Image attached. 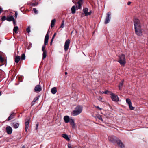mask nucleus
Returning a JSON list of instances; mask_svg holds the SVG:
<instances>
[{
    "instance_id": "1",
    "label": "nucleus",
    "mask_w": 148,
    "mask_h": 148,
    "mask_svg": "<svg viewBox=\"0 0 148 148\" xmlns=\"http://www.w3.org/2000/svg\"><path fill=\"white\" fill-rule=\"evenodd\" d=\"M109 140L113 143L117 142V144L121 148H124L125 146L123 143L119 140H118L117 138L114 136H112L108 137Z\"/></svg>"
},
{
    "instance_id": "2",
    "label": "nucleus",
    "mask_w": 148,
    "mask_h": 148,
    "mask_svg": "<svg viewBox=\"0 0 148 148\" xmlns=\"http://www.w3.org/2000/svg\"><path fill=\"white\" fill-rule=\"evenodd\" d=\"M82 107L80 105H78L76 107L75 110H73L71 113L72 115L73 116H76L79 115L82 112Z\"/></svg>"
},
{
    "instance_id": "3",
    "label": "nucleus",
    "mask_w": 148,
    "mask_h": 148,
    "mask_svg": "<svg viewBox=\"0 0 148 148\" xmlns=\"http://www.w3.org/2000/svg\"><path fill=\"white\" fill-rule=\"evenodd\" d=\"M119 60L118 62L122 66H124L125 64V55L122 54L119 56Z\"/></svg>"
},
{
    "instance_id": "4",
    "label": "nucleus",
    "mask_w": 148,
    "mask_h": 148,
    "mask_svg": "<svg viewBox=\"0 0 148 148\" xmlns=\"http://www.w3.org/2000/svg\"><path fill=\"white\" fill-rule=\"evenodd\" d=\"M134 28L136 27L139 28L142 27L140 21L137 18H134Z\"/></svg>"
},
{
    "instance_id": "5",
    "label": "nucleus",
    "mask_w": 148,
    "mask_h": 148,
    "mask_svg": "<svg viewBox=\"0 0 148 148\" xmlns=\"http://www.w3.org/2000/svg\"><path fill=\"white\" fill-rule=\"evenodd\" d=\"M136 34L138 36H141L142 35L143 29L142 27L134 28Z\"/></svg>"
},
{
    "instance_id": "6",
    "label": "nucleus",
    "mask_w": 148,
    "mask_h": 148,
    "mask_svg": "<svg viewBox=\"0 0 148 148\" xmlns=\"http://www.w3.org/2000/svg\"><path fill=\"white\" fill-rule=\"evenodd\" d=\"M110 95H111V97L113 101H119V97L116 95L112 92H111Z\"/></svg>"
},
{
    "instance_id": "7",
    "label": "nucleus",
    "mask_w": 148,
    "mask_h": 148,
    "mask_svg": "<svg viewBox=\"0 0 148 148\" xmlns=\"http://www.w3.org/2000/svg\"><path fill=\"white\" fill-rule=\"evenodd\" d=\"M111 13L110 12H109L107 14V16L104 22L105 24H107L110 22L111 18Z\"/></svg>"
},
{
    "instance_id": "8",
    "label": "nucleus",
    "mask_w": 148,
    "mask_h": 148,
    "mask_svg": "<svg viewBox=\"0 0 148 148\" xmlns=\"http://www.w3.org/2000/svg\"><path fill=\"white\" fill-rule=\"evenodd\" d=\"M70 43V40H67L65 41L64 45V50L66 51L69 49V44Z\"/></svg>"
},
{
    "instance_id": "9",
    "label": "nucleus",
    "mask_w": 148,
    "mask_h": 148,
    "mask_svg": "<svg viewBox=\"0 0 148 148\" xmlns=\"http://www.w3.org/2000/svg\"><path fill=\"white\" fill-rule=\"evenodd\" d=\"M88 9L87 8H84L83 10V14H84L86 16L90 15L92 12V11L91 10L89 12H88Z\"/></svg>"
},
{
    "instance_id": "10",
    "label": "nucleus",
    "mask_w": 148,
    "mask_h": 148,
    "mask_svg": "<svg viewBox=\"0 0 148 148\" xmlns=\"http://www.w3.org/2000/svg\"><path fill=\"white\" fill-rule=\"evenodd\" d=\"M30 119L29 118L27 119V121H26L25 123V130L27 132L29 127V122Z\"/></svg>"
},
{
    "instance_id": "11",
    "label": "nucleus",
    "mask_w": 148,
    "mask_h": 148,
    "mask_svg": "<svg viewBox=\"0 0 148 148\" xmlns=\"http://www.w3.org/2000/svg\"><path fill=\"white\" fill-rule=\"evenodd\" d=\"M6 130L7 133L8 134H11L12 131V129L10 126H8L6 127Z\"/></svg>"
},
{
    "instance_id": "12",
    "label": "nucleus",
    "mask_w": 148,
    "mask_h": 148,
    "mask_svg": "<svg viewBox=\"0 0 148 148\" xmlns=\"http://www.w3.org/2000/svg\"><path fill=\"white\" fill-rule=\"evenodd\" d=\"M70 124L72 126L73 128H75L76 127L75 124L74 122V120L73 119L71 118L69 122Z\"/></svg>"
},
{
    "instance_id": "13",
    "label": "nucleus",
    "mask_w": 148,
    "mask_h": 148,
    "mask_svg": "<svg viewBox=\"0 0 148 148\" xmlns=\"http://www.w3.org/2000/svg\"><path fill=\"white\" fill-rule=\"evenodd\" d=\"M41 90V87L39 85H37L35 87L34 91L35 92H40Z\"/></svg>"
},
{
    "instance_id": "14",
    "label": "nucleus",
    "mask_w": 148,
    "mask_h": 148,
    "mask_svg": "<svg viewBox=\"0 0 148 148\" xmlns=\"http://www.w3.org/2000/svg\"><path fill=\"white\" fill-rule=\"evenodd\" d=\"M14 18L13 16L9 15L7 16L6 20L8 21H14Z\"/></svg>"
},
{
    "instance_id": "15",
    "label": "nucleus",
    "mask_w": 148,
    "mask_h": 148,
    "mask_svg": "<svg viewBox=\"0 0 148 148\" xmlns=\"http://www.w3.org/2000/svg\"><path fill=\"white\" fill-rule=\"evenodd\" d=\"M49 36L48 33H47L46 35L44 41V43L45 45H46L48 44V42L49 39Z\"/></svg>"
},
{
    "instance_id": "16",
    "label": "nucleus",
    "mask_w": 148,
    "mask_h": 148,
    "mask_svg": "<svg viewBox=\"0 0 148 148\" xmlns=\"http://www.w3.org/2000/svg\"><path fill=\"white\" fill-rule=\"evenodd\" d=\"M71 119L68 116H65L64 117V120L66 123H68L70 121Z\"/></svg>"
},
{
    "instance_id": "17",
    "label": "nucleus",
    "mask_w": 148,
    "mask_h": 148,
    "mask_svg": "<svg viewBox=\"0 0 148 148\" xmlns=\"http://www.w3.org/2000/svg\"><path fill=\"white\" fill-rule=\"evenodd\" d=\"M20 59L21 58L20 56H15L14 58V61L16 63H18L19 62Z\"/></svg>"
},
{
    "instance_id": "18",
    "label": "nucleus",
    "mask_w": 148,
    "mask_h": 148,
    "mask_svg": "<svg viewBox=\"0 0 148 148\" xmlns=\"http://www.w3.org/2000/svg\"><path fill=\"white\" fill-rule=\"evenodd\" d=\"M62 136L66 139L67 141H69L70 139L69 138L67 135L66 134H63L62 135Z\"/></svg>"
},
{
    "instance_id": "19",
    "label": "nucleus",
    "mask_w": 148,
    "mask_h": 148,
    "mask_svg": "<svg viewBox=\"0 0 148 148\" xmlns=\"http://www.w3.org/2000/svg\"><path fill=\"white\" fill-rule=\"evenodd\" d=\"M82 0H80L77 2V4H78V9H80L82 5Z\"/></svg>"
},
{
    "instance_id": "20",
    "label": "nucleus",
    "mask_w": 148,
    "mask_h": 148,
    "mask_svg": "<svg viewBox=\"0 0 148 148\" xmlns=\"http://www.w3.org/2000/svg\"><path fill=\"white\" fill-rule=\"evenodd\" d=\"M14 114L13 113H12L8 117V120L9 121L14 118Z\"/></svg>"
},
{
    "instance_id": "21",
    "label": "nucleus",
    "mask_w": 148,
    "mask_h": 148,
    "mask_svg": "<svg viewBox=\"0 0 148 148\" xmlns=\"http://www.w3.org/2000/svg\"><path fill=\"white\" fill-rule=\"evenodd\" d=\"M76 11L75 7V5L73 6L71 8V12L73 14H74Z\"/></svg>"
},
{
    "instance_id": "22",
    "label": "nucleus",
    "mask_w": 148,
    "mask_h": 148,
    "mask_svg": "<svg viewBox=\"0 0 148 148\" xmlns=\"http://www.w3.org/2000/svg\"><path fill=\"white\" fill-rule=\"evenodd\" d=\"M123 81L122 80L120 83L119 85V90H121L122 88V87L123 85Z\"/></svg>"
},
{
    "instance_id": "23",
    "label": "nucleus",
    "mask_w": 148,
    "mask_h": 148,
    "mask_svg": "<svg viewBox=\"0 0 148 148\" xmlns=\"http://www.w3.org/2000/svg\"><path fill=\"white\" fill-rule=\"evenodd\" d=\"M19 126V124L18 123H16L15 124H14V125L13 126V127L15 129L18 128Z\"/></svg>"
},
{
    "instance_id": "24",
    "label": "nucleus",
    "mask_w": 148,
    "mask_h": 148,
    "mask_svg": "<svg viewBox=\"0 0 148 148\" xmlns=\"http://www.w3.org/2000/svg\"><path fill=\"white\" fill-rule=\"evenodd\" d=\"M51 92L52 94H55L56 93V87L52 88L51 89Z\"/></svg>"
},
{
    "instance_id": "25",
    "label": "nucleus",
    "mask_w": 148,
    "mask_h": 148,
    "mask_svg": "<svg viewBox=\"0 0 148 148\" xmlns=\"http://www.w3.org/2000/svg\"><path fill=\"white\" fill-rule=\"evenodd\" d=\"M47 52L46 51H43L42 54V59H44L46 57Z\"/></svg>"
},
{
    "instance_id": "26",
    "label": "nucleus",
    "mask_w": 148,
    "mask_h": 148,
    "mask_svg": "<svg viewBox=\"0 0 148 148\" xmlns=\"http://www.w3.org/2000/svg\"><path fill=\"white\" fill-rule=\"evenodd\" d=\"M18 29V27L17 26H15L14 27L13 29V31L15 32L16 33H17V31Z\"/></svg>"
},
{
    "instance_id": "27",
    "label": "nucleus",
    "mask_w": 148,
    "mask_h": 148,
    "mask_svg": "<svg viewBox=\"0 0 148 148\" xmlns=\"http://www.w3.org/2000/svg\"><path fill=\"white\" fill-rule=\"evenodd\" d=\"M55 22H56V19H54L52 21L51 25V27L54 26Z\"/></svg>"
},
{
    "instance_id": "28",
    "label": "nucleus",
    "mask_w": 148,
    "mask_h": 148,
    "mask_svg": "<svg viewBox=\"0 0 148 148\" xmlns=\"http://www.w3.org/2000/svg\"><path fill=\"white\" fill-rule=\"evenodd\" d=\"M129 106V108L130 110H133L135 108L134 107H133L132 105V103L128 105Z\"/></svg>"
},
{
    "instance_id": "29",
    "label": "nucleus",
    "mask_w": 148,
    "mask_h": 148,
    "mask_svg": "<svg viewBox=\"0 0 148 148\" xmlns=\"http://www.w3.org/2000/svg\"><path fill=\"white\" fill-rule=\"evenodd\" d=\"M126 102L127 103L128 105L132 103L130 100L129 98H127L126 99Z\"/></svg>"
},
{
    "instance_id": "30",
    "label": "nucleus",
    "mask_w": 148,
    "mask_h": 148,
    "mask_svg": "<svg viewBox=\"0 0 148 148\" xmlns=\"http://www.w3.org/2000/svg\"><path fill=\"white\" fill-rule=\"evenodd\" d=\"M25 55L24 54H23L21 56V59L22 60H25Z\"/></svg>"
},
{
    "instance_id": "31",
    "label": "nucleus",
    "mask_w": 148,
    "mask_h": 148,
    "mask_svg": "<svg viewBox=\"0 0 148 148\" xmlns=\"http://www.w3.org/2000/svg\"><path fill=\"white\" fill-rule=\"evenodd\" d=\"M30 27L29 26H28L26 29V31L28 33H29L30 32Z\"/></svg>"
},
{
    "instance_id": "32",
    "label": "nucleus",
    "mask_w": 148,
    "mask_h": 148,
    "mask_svg": "<svg viewBox=\"0 0 148 148\" xmlns=\"http://www.w3.org/2000/svg\"><path fill=\"white\" fill-rule=\"evenodd\" d=\"M55 36H56V33H54V34H53V36L52 37V38L51 39V42H50V44H51V45L52 44V42H53V39H54V38L55 37Z\"/></svg>"
},
{
    "instance_id": "33",
    "label": "nucleus",
    "mask_w": 148,
    "mask_h": 148,
    "mask_svg": "<svg viewBox=\"0 0 148 148\" xmlns=\"http://www.w3.org/2000/svg\"><path fill=\"white\" fill-rule=\"evenodd\" d=\"M6 18L7 17L5 16H4L2 17L1 18V20L2 21H4L5 20H6Z\"/></svg>"
},
{
    "instance_id": "34",
    "label": "nucleus",
    "mask_w": 148,
    "mask_h": 148,
    "mask_svg": "<svg viewBox=\"0 0 148 148\" xmlns=\"http://www.w3.org/2000/svg\"><path fill=\"white\" fill-rule=\"evenodd\" d=\"M46 48L45 45H43L42 47V51H46L45 49Z\"/></svg>"
},
{
    "instance_id": "35",
    "label": "nucleus",
    "mask_w": 148,
    "mask_h": 148,
    "mask_svg": "<svg viewBox=\"0 0 148 148\" xmlns=\"http://www.w3.org/2000/svg\"><path fill=\"white\" fill-rule=\"evenodd\" d=\"M64 21L63 20L62 21V24L61 25L60 27V28H63L64 27Z\"/></svg>"
},
{
    "instance_id": "36",
    "label": "nucleus",
    "mask_w": 148,
    "mask_h": 148,
    "mask_svg": "<svg viewBox=\"0 0 148 148\" xmlns=\"http://www.w3.org/2000/svg\"><path fill=\"white\" fill-rule=\"evenodd\" d=\"M97 118L100 120L103 121V119L101 116L99 115L97 116Z\"/></svg>"
},
{
    "instance_id": "37",
    "label": "nucleus",
    "mask_w": 148,
    "mask_h": 148,
    "mask_svg": "<svg viewBox=\"0 0 148 148\" xmlns=\"http://www.w3.org/2000/svg\"><path fill=\"white\" fill-rule=\"evenodd\" d=\"M4 61L2 57L0 56V61L1 62H3Z\"/></svg>"
},
{
    "instance_id": "38",
    "label": "nucleus",
    "mask_w": 148,
    "mask_h": 148,
    "mask_svg": "<svg viewBox=\"0 0 148 148\" xmlns=\"http://www.w3.org/2000/svg\"><path fill=\"white\" fill-rule=\"evenodd\" d=\"M33 11H34V12L35 13V14H37L38 13V11H37L36 10V8H33Z\"/></svg>"
},
{
    "instance_id": "39",
    "label": "nucleus",
    "mask_w": 148,
    "mask_h": 148,
    "mask_svg": "<svg viewBox=\"0 0 148 148\" xmlns=\"http://www.w3.org/2000/svg\"><path fill=\"white\" fill-rule=\"evenodd\" d=\"M111 92H110L108 90H106L104 92H103L104 93L106 94H108V93H110V94H111Z\"/></svg>"
},
{
    "instance_id": "40",
    "label": "nucleus",
    "mask_w": 148,
    "mask_h": 148,
    "mask_svg": "<svg viewBox=\"0 0 148 148\" xmlns=\"http://www.w3.org/2000/svg\"><path fill=\"white\" fill-rule=\"evenodd\" d=\"M17 15H18V13H17V12L16 11L15 12V16H14V17H15V18H17Z\"/></svg>"
},
{
    "instance_id": "41",
    "label": "nucleus",
    "mask_w": 148,
    "mask_h": 148,
    "mask_svg": "<svg viewBox=\"0 0 148 148\" xmlns=\"http://www.w3.org/2000/svg\"><path fill=\"white\" fill-rule=\"evenodd\" d=\"M95 107L97 108V109H98L99 110H101L102 109L100 108L98 106H95Z\"/></svg>"
},
{
    "instance_id": "42",
    "label": "nucleus",
    "mask_w": 148,
    "mask_h": 148,
    "mask_svg": "<svg viewBox=\"0 0 148 148\" xmlns=\"http://www.w3.org/2000/svg\"><path fill=\"white\" fill-rule=\"evenodd\" d=\"M38 99V97H35L33 101H34V102H35Z\"/></svg>"
},
{
    "instance_id": "43",
    "label": "nucleus",
    "mask_w": 148,
    "mask_h": 148,
    "mask_svg": "<svg viewBox=\"0 0 148 148\" xmlns=\"http://www.w3.org/2000/svg\"><path fill=\"white\" fill-rule=\"evenodd\" d=\"M102 97H101V96H100L98 98V99L99 100V101H101V100H102Z\"/></svg>"
},
{
    "instance_id": "44",
    "label": "nucleus",
    "mask_w": 148,
    "mask_h": 148,
    "mask_svg": "<svg viewBox=\"0 0 148 148\" xmlns=\"http://www.w3.org/2000/svg\"><path fill=\"white\" fill-rule=\"evenodd\" d=\"M68 148H71V145L70 144H68Z\"/></svg>"
},
{
    "instance_id": "45",
    "label": "nucleus",
    "mask_w": 148,
    "mask_h": 148,
    "mask_svg": "<svg viewBox=\"0 0 148 148\" xmlns=\"http://www.w3.org/2000/svg\"><path fill=\"white\" fill-rule=\"evenodd\" d=\"M2 78V76L0 73V81L1 80V79Z\"/></svg>"
},
{
    "instance_id": "46",
    "label": "nucleus",
    "mask_w": 148,
    "mask_h": 148,
    "mask_svg": "<svg viewBox=\"0 0 148 148\" xmlns=\"http://www.w3.org/2000/svg\"><path fill=\"white\" fill-rule=\"evenodd\" d=\"M35 102L34 101H33L32 103V106H33Z\"/></svg>"
},
{
    "instance_id": "47",
    "label": "nucleus",
    "mask_w": 148,
    "mask_h": 148,
    "mask_svg": "<svg viewBox=\"0 0 148 148\" xmlns=\"http://www.w3.org/2000/svg\"><path fill=\"white\" fill-rule=\"evenodd\" d=\"M32 6H35L36 5V3H33L32 4Z\"/></svg>"
},
{
    "instance_id": "48",
    "label": "nucleus",
    "mask_w": 148,
    "mask_h": 148,
    "mask_svg": "<svg viewBox=\"0 0 148 148\" xmlns=\"http://www.w3.org/2000/svg\"><path fill=\"white\" fill-rule=\"evenodd\" d=\"M13 22V23L14 25H15V19H14V21H12Z\"/></svg>"
},
{
    "instance_id": "49",
    "label": "nucleus",
    "mask_w": 148,
    "mask_h": 148,
    "mask_svg": "<svg viewBox=\"0 0 148 148\" xmlns=\"http://www.w3.org/2000/svg\"><path fill=\"white\" fill-rule=\"evenodd\" d=\"M131 2H128L127 3L128 5H129L131 4Z\"/></svg>"
},
{
    "instance_id": "50",
    "label": "nucleus",
    "mask_w": 148,
    "mask_h": 148,
    "mask_svg": "<svg viewBox=\"0 0 148 148\" xmlns=\"http://www.w3.org/2000/svg\"><path fill=\"white\" fill-rule=\"evenodd\" d=\"M2 10V8H0V14L1 13Z\"/></svg>"
},
{
    "instance_id": "51",
    "label": "nucleus",
    "mask_w": 148,
    "mask_h": 148,
    "mask_svg": "<svg viewBox=\"0 0 148 148\" xmlns=\"http://www.w3.org/2000/svg\"><path fill=\"white\" fill-rule=\"evenodd\" d=\"M2 93V92L0 91V96L1 95Z\"/></svg>"
},
{
    "instance_id": "52",
    "label": "nucleus",
    "mask_w": 148,
    "mask_h": 148,
    "mask_svg": "<svg viewBox=\"0 0 148 148\" xmlns=\"http://www.w3.org/2000/svg\"><path fill=\"white\" fill-rule=\"evenodd\" d=\"M38 124H37L36 125V127H38Z\"/></svg>"
},
{
    "instance_id": "53",
    "label": "nucleus",
    "mask_w": 148,
    "mask_h": 148,
    "mask_svg": "<svg viewBox=\"0 0 148 148\" xmlns=\"http://www.w3.org/2000/svg\"><path fill=\"white\" fill-rule=\"evenodd\" d=\"M21 148H25V146H23Z\"/></svg>"
},
{
    "instance_id": "54",
    "label": "nucleus",
    "mask_w": 148,
    "mask_h": 148,
    "mask_svg": "<svg viewBox=\"0 0 148 148\" xmlns=\"http://www.w3.org/2000/svg\"><path fill=\"white\" fill-rule=\"evenodd\" d=\"M65 75H66V74H67V72H65Z\"/></svg>"
},
{
    "instance_id": "55",
    "label": "nucleus",
    "mask_w": 148,
    "mask_h": 148,
    "mask_svg": "<svg viewBox=\"0 0 148 148\" xmlns=\"http://www.w3.org/2000/svg\"><path fill=\"white\" fill-rule=\"evenodd\" d=\"M72 1H73V3H74V1H73V0H72Z\"/></svg>"
}]
</instances>
